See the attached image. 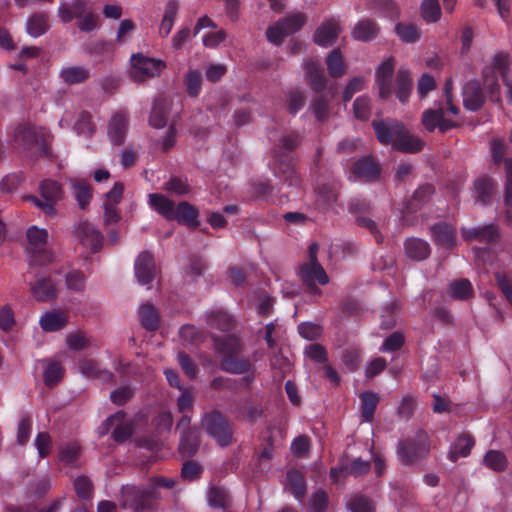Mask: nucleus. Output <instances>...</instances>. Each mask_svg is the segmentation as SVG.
Returning a JSON list of instances; mask_svg holds the SVG:
<instances>
[{
  "label": "nucleus",
  "instance_id": "79ce46f5",
  "mask_svg": "<svg viewBox=\"0 0 512 512\" xmlns=\"http://www.w3.org/2000/svg\"><path fill=\"white\" fill-rule=\"evenodd\" d=\"M60 77L67 84H78L90 77V71L83 66H70L61 70Z\"/></svg>",
  "mask_w": 512,
  "mask_h": 512
},
{
  "label": "nucleus",
  "instance_id": "ea45409f",
  "mask_svg": "<svg viewBox=\"0 0 512 512\" xmlns=\"http://www.w3.org/2000/svg\"><path fill=\"white\" fill-rule=\"evenodd\" d=\"M405 253L413 260H423L429 255L430 249L426 241L410 238L405 242Z\"/></svg>",
  "mask_w": 512,
  "mask_h": 512
},
{
  "label": "nucleus",
  "instance_id": "ddd939ff",
  "mask_svg": "<svg viewBox=\"0 0 512 512\" xmlns=\"http://www.w3.org/2000/svg\"><path fill=\"white\" fill-rule=\"evenodd\" d=\"M14 141L25 150L40 146L43 153L47 152L43 135L30 124H19L14 130Z\"/></svg>",
  "mask_w": 512,
  "mask_h": 512
},
{
  "label": "nucleus",
  "instance_id": "bb28decb",
  "mask_svg": "<svg viewBox=\"0 0 512 512\" xmlns=\"http://www.w3.org/2000/svg\"><path fill=\"white\" fill-rule=\"evenodd\" d=\"M285 487L295 499L302 501L306 495V479L304 474L297 469L288 470Z\"/></svg>",
  "mask_w": 512,
  "mask_h": 512
},
{
  "label": "nucleus",
  "instance_id": "a18cd8bd",
  "mask_svg": "<svg viewBox=\"0 0 512 512\" xmlns=\"http://www.w3.org/2000/svg\"><path fill=\"white\" fill-rule=\"evenodd\" d=\"M73 194L81 209L89 205L92 199L91 186L83 180L72 181Z\"/></svg>",
  "mask_w": 512,
  "mask_h": 512
},
{
  "label": "nucleus",
  "instance_id": "7ed1b4c3",
  "mask_svg": "<svg viewBox=\"0 0 512 512\" xmlns=\"http://www.w3.org/2000/svg\"><path fill=\"white\" fill-rule=\"evenodd\" d=\"M318 251V243H311L307 251V261L298 266V276L304 285L305 292L313 297H320L322 290L319 285H327L330 280L318 260Z\"/></svg>",
  "mask_w": 512,
  "mask_h": 512
},
{
  "label": "nucleus",
  "instance_id": "052dcab7",
  "mask_svg": "<svg viewBox=\"0 0 512 512\" xmlns=\"http://www.w3.org/2000/svg\"><path fill=\"white\" fill-rule=\"evenodd\" d=\"M32 417L29 414H22L17 427V442L24 445L30 438L32 430Z\"/></svg>",
  "mask_w": 512,
  "mask_h": 512
},
{
  "label": "nucleus",
  "instance_id": "423d86ee",
  "mask_svg": "<svg viewBox=\"0 0 512 512\" xmlns=\"http://www.w3.org/2000/svg\"><path fill=\"white\" fill-rule=\"evenodd\" d=\"M205 432L222 447L233 442V424L218 410H212L203 415L201 421Z\"/></svg>",
  "mask_w": 512,
  "mask_h": 512
},
{
  "label": "nucleus",
  "instance_id": "3c124183",
  "mask_svg": "<svg viewBox=\"0 0 512 512\" xmlns=\"http://www.w3.org/2000/svg\"><path fill=\"white\" fill-rule=\"evenodd\" d=\"M378 34L377 26L370 20H364L357 23L354 27V39L361 41H370Z\"/></svg>",
  "mask_w": 512,
  "mask_h": 512
},
{
  "label": "nucleus",
  "instance_id": "5701e85b",
  "mask_svg": "<svg viewBox=\"0 0 512 512\" xmlns=\"http://www.w3.org/2000/svg\"><path fill=\"white\" fill-rule=\"evenodd\" d=\"M379 174V166L369 156L360 158L354 163V178L357 177L360 181H373L378 178Z\"/></svg>",
  "mask_w": 512,
  "mask_h": 512
},
{
  "label": "nucleus",
  "instance_id": "4be33fe9",
  "mask_svg": "<svg viewBox=\"0 0 512 512\" xmlns=\"http://www.w3.org/2000/svg\"><path fill=\"white\" fill-rule=\"evenodd\" d=\"M424 146L425 142L421 138L410 134L404 125L402 131L399 132L397 138H395L394 143V149L405 153L419 152Z\"/></svg>",
  "mask_w": 512,
  "mask_h": 512
},
{
  "label": "nucleus",
  "instance_id": "4468645a",
  "mask_svg": "<svg viewBox=\"0 0 512 512\" xmlns=\"http://www.w3.org/2000/svg\"><path fill=\"white\" fill-rule=\"evenodd\" d=\"M395 61L393 57H387L378 66L376 71V83L381 98H388L393 94V73Z\"/></svg>",
  "mask_w": 512,
  "mask_h": 512
},
{
  "label": "nucleus",
  "instance_id": "a211bd4d",
  "mask_svg": "<svg viewBox=\"0 0 512 512\" xmlns=\"http://www.w3.org/2000/svg\"><path fill=\"white\" fill-rule=\"evenodd\" d=\"M129 118L124 111L113 115L108 125V136L112 144L120 146L124 143L128 130Z\"/></svg>",
  "mask_w": 512,
  "mask_h": 512
},
{
  "label": "nucleus",
  "instance_id": "2f4dec72",
  "mask_svg": "<svg viewBox=\"0 0 512 512\" xmlns=\"http://www.w3.org/2000/svg\"><path fill=\"white\" fill-rule=\"evenodd\" d=\"M339 33V26L335 21L329 20L319 26L314 34V41L320 46L332 45Z\"/></svg>",
  "mask_w": 512,
  "mask_h": 512
},
{
  "label": "nucleus",
  "instance_id": "9b49d317",
  "mask_svg": "<svg viewBox=\"0 0 512 512\" xmlns=\"http://www.w3.org/2000/svg\"><path fill=\"white\" fill-rule=\"evenodd\" d=\"M40 194L44 200H40L35 196H31L30 200L37 207L42 209L47 215H54L55 208L54 205L57 201L62 198V188L61 185L54 180L45 179L40 184Z\"/></svg>",
  "mask_w": 512,
  "mask_h": 512
},
{
  "label": "nucleus",
  "instance_id": "0e129e2a",
  "mask_svg": "<svg viewBox=\"0 0 512 512\" xmlns=\"http://www.w3.org/2000/svg\"><path fill=\"white\" fill-rule=\"evenodd\" d=\"M34 445L41 459L46 458L52 449V437L48 432H39L36 435Z\"/></svg>",
  "mask_w": 512,
  "mask_h": 512
},
{
  "label": "nucleus",
  "instance_id": "e433bc0d",
  "mask_svg": "<svg viewBox=\"0 0 512 512\" xmlns=\"http://www.w3.org/2000/svg\"><path fill=\"white\" fill-rule=\"evenodd\" d=\"M168 105L164 99L158 98L154 101L149 123L154 128H163L167 124L168 119Z\"/></svg>",
  "mask_w": 512,
  "mask_h": 512
},
{
  "label": "nucleus",
  "instance_id": "c756f323",
  "mask_svg": "<svg viewBox=\"0 0 512 512\" xmlns=\"http://www.w3.org/2000/svg\"><path fill=\"white\" fill-rule=\"evenodd\" d=\"M463 102L465 107L471 111H476L482 106L484 95L478 82L470 81L466 83L463 88Z\"/></svg>",
  "mask_w": 512,
  "mask_h": 512
},
{
  "label": "nucleus",
  "instance_id": "0eeeda50",
  "mask_svg": "<svg viewBox=\"0 0 512 512\" xmlns=\"http://www.w3.org/2000/svg\"><path fill=\"white\" fill-rule=\"evenodd\" d=\"M28 240L27 250L30 254V263L33 265H47L54 259V255L47 248L48 232L46 229L31 226L26 232Z\"/></svg>",
  "mask_w": 512,
  "mask_h": 512
},
{
  "label": "nucleus",
  "instance_id": "f257e3e1",
  "mask_svg": "<svg viewBox=\"0 0 512 512\" xmlns=\"http://www.w3.org/2000/svg\"><path fill=\"white\" fill-rule=\"evenodd\" d=\"M175 480L163 476H157L141 486L126 485L122 487L121 494L124 506L135 512H145L155 509L161 499V488L171 489Z\"/></svg>",
  "mask_w": 512,
  "mask_h": 512
},
{
  "label": "nucleus",
  "instance_id": "338daca9",
  "mask_svg": "<svg viewBox=\"0 0 512 512\" xmlns=\"http://www.w3.org/2000/svg\"><path fill=\"white\" fill-rule=\"evenodd\" d=\"M305 95L302 91L294 89L287 93L288 110L292 115L297 114L305 104Z\"/></svg>",
  "mask_w": 512,
  "mask_h": 512
},
{
  "label": "nucleus",
  "instance_id": "b1692460",
  "mask_svg": "<svg viewBox=\"0 0 512 512\" xmlns=\"http://www.w3.org/2000/svg\"><path fill=\"white\" fill-rule=\"evenodd\" d=\"M148 198V203L154 211L167 220H173L177 207L173 200L160 193H151Z\"/></svg>",
  "mask_w": 512,
  "mask_h": 512
},
{
  "label": "nucleus",
  "instance_id": "1a4fd4ad",
  "mask_svg": "<svg viewBox=\"0 0 512 512\" xmlns=\"http://www.w3.org/2000/svg\"><path fill=\"white\" fill-rule=\"evenodd\" d=\"M306 23L304 13L298 12L279 19L274 25L267 28L266 37L274 45H281L284 38L299 31Z\"/></svg>",
  "mask_w": 512,
  "mask_h": 512
},
{
  "label": "nucleus",
  "instance_id": "6e6552de",
  "mask_svg": "<svg viewBox=\"0 0 512 512\" xmlns=\"http://www.w3.org/2000/svg\"><path fill=\"white\" fill-rule=\"evenodd\" d=\"M429 449L428 435L423 430H418L413 437H409L398 444L397 456L400 462L412 464L416 460L425 457Z\"/></svg>",
  "mask_w": 512,
  "mask_h": 512
},
{
  "label": "nucleus",
  "instance_id": "cd10ccee",
  "mask_svg": "<svg viewBox=\"0 0 512 512\" xmlns=\"http://www.w3.org/2000/svg\"><path fill=\"white\" fill-rule=\"evenodd\" d=\"M198 217V209L192 204L183 201L177 205L173 220H176L179 224L196 229L199 226Z\"/></svg>",
  "mask_w": 512,
  "mask_h": 512
},
{
  "label": "nucleus",
  "instance_id": "de8ad7c7",
  "mask_svg": "<svg viewBox=\"0 0 512 512\" xmlns=\"http://www.w3.org/2000/svg\"><path fill=\"white\" fill-rule=\"evenodd\" d=\"M493 191V183L490 178L480 177L475 181L474 197L476 202L485 204L489 201Z\"/></svg>",
  "mask_w": 512,
  "mask_h": 512
},
{
  "label": "nucleus",
  "instance_id": "603ef678",
  "mask_svg": "<svg viewBox=\"0 0 512 512\" xmlns=\"http://www.w3.org/2000/svg\"><path fill=\"white\" fill-rule=\"evenodd\" d=\"M472 285L468 280L453 281L448 286V293L452 298L464 300L472 295Z\"/></svg>",
  "mask_w": 512,
  "mask_h": 512
},
{
  "label": "nucleus",
  "instance_id": "7c9ffc66",
  "mask_svg": "<svg viewBox=\"0 0 512 512\" xmlns=\"http://www.w3.org/2000/svg\"><path fill=\"white\" fill-rule=\"evenodd\" d=\"M220 368L231 374H244L251 372L252 363L249 359L238 357V355L223 356Z\"/></svg>",
  "mask_w": 512,
  "mask_h": 512
},
{
  "label": "nucleus",
  "instance_id": "6ab92c4d",
  "mask_svg": "<svg viewBox=\"0 0 512 512\" xmlns=\"http://www.w3.org/2000/svg\"><path fill=\"white\" fill-rule=\"evenodd\" d=\"M379 402L380 395L377 392L366 390L359 394V417L362 423L373 421Z\"/></svg>",
  "mask_w": 512,
  "mask_h": 512
},
{
  "label": "nucleus",
  "instance_id": "bf43d9fd",
  "mask_svg": "<svg viewBox=\"0 0 512 512\" xmlns=\"http://www.w3.org/2000/svg\"><path fill=\"white\" fill-rule=\"evenodd\" d=\"M484 464L495 471H502L507 466V460L502 452L490 450L484 457Z\"/></svg>",
  "mask_w": 512,
  "mask_h": 512
},
{
  "label": "nucleus",
  "instance_id": "4d7b16f0",
  "mask_svg": "<svg viewBox=\"0 0 512 512\" xmlns=\"http://www.w3.org/2000/svg\"><path fill=\"white\" fill-rule=\"evenodd\" d=\"M164 189L177 196L186 195L190 192V186L186 178L173 176L164 184Z\"/></svg>",
  "mask_w": 512,
  "mask_h": 512
},
{
  "label": "nucleus",
  "instance_id": "c85d7f7f",
  "mask_svg": "<svg viewBox=\"0 0 512 512\" xmlns=\"http://www.w3.org/2000/svg\"><path fill=\"white\" fill-rule=\"evenodd\" d=\"M79 367L82 374L89 378L100 379L106 383L114 381V374L109 370L101 369L100 364L94 359L85 358L81 360Z\"/></svg>",
  "mask_w": 512,
  "mask_h": 512
},
{
  "label": "nucleus",
  "instance_id": "473e14b6",
  "mask_svg": "<svg viewBox=\"0 0 512 512\" xmlns=\"http://www.w3.org/2000/svg\"><path fill=\"white\" fill-rule=\"evenodd\" d=\"M200 438L197 429H187L180 436L179 452L183 457H192L198 451Z\"/></svg>",
  "mask_w": 512,
  "mask_h": 512
},
{
  "label": "nucleus",
  "instance_id": "f8f14e48",
  "mask_svg": "<svg viewBox=\"0 0 512 512\" xmlns=\"http://www.w3.org/2000/svg\"><path fill=\"white\" fill-rule=\"evenodd\" d=\"M125 417L126 413L124 411H117L109 416L102 425L103 433L115 425L111 435L113 440L117 443L126 442L134 433V425L130 422H124Z\"/></svg>",
  "mask_w": 512,
  "mask_h": 512
},
{
  "label": "nucleus",
  "instance_id": "09e8293b",
  "mask_svg": "<svg viewBox=\"0 0 512 512\" xmlns=\"http://www.w3.org/2000/svg\"><path fill=\"white\" fill-rule=\"evenodd\" d=\"M433 238L444 246H452L455 242V230L445 223L436 224L433 226Z\"/></svg>",
  "mask_w": 512,
  "mask_h": 512
},
{
  "label": "nucleus",
  "instance_id": "393cba45",
  "mask_svg": "<svg viewBox=\"0 0 512 512\" xmlns=\"http://www.w3.org/2000/svg\"><path fill=\"white\" fill-rule=\"evenodd\" d=\"M413 81L406 68H400L393 81V93L401 103H406L412 91Z\"/></svg>",
  "mask_w": 512,
  "mask_h": 512
},
{
  "label": "nucleus",
  "instance_id": "a878e982",
  "mask_svg": "<svg viewBox=\"0 0 512 512\" xmlns=\"http://www.w3.org/2000/svg\"><path fill=\"white\" fill-rule=\"evenodd\" d=\"M217 352L228 355H239L243 351L241 339L236 335H224L213 338Z\"/></svg>",
  "mask_w": 512,
  "mask_h": 512
},
{
  "label": "nucleus",
  "instance_id": "49530a36",
  "mask_svg": "<svg viewBox=\"0 0 512 512\" xmlns=\"http://www.w3.org/2000/svg\"><path fill=\"white\" fill-rule=\"evenodd\" d=\"M208 324L221 331H229L234 326V320L227 312L218 310L209 314Z\"/></svg>",
  "mask_w": 512,
  "mask_h": 512
},
{
  "label": "nucleus",
  "instance_id": "58836bf2",
  "mask_svg": "<svg viewBox=\"0 0 512 512\" xmlns=\"http://www.w3.org/2000/svg\"><path fill=\"white\" fill-rule=\"evenodd\" d=\"M66 316L59 311L47 312L40 319V326L46 332L59 331L67 325Z\"/></svg>",
  "mask_w": 512,
  "mask_h": 512
},
{
  "label": "nucleus",
  "instance_id": "c03bdc74",
  "mask_svg": "<svg viewBox=\"0 0 512 512\" xmlns=\"http://www.w3.org/2000/svg\"><path fill=\"white\" fill-rule=\"evenodd\" d=\"M326 66L332 78H339L345 73V64L339 48H335L326 58Z\"/></svg>",
  "mask_w": 512,
  "mask_h": 512
},
{
  "label": "nucleus",
  "instance_id": "13d9d810",
  "mask_svg": "<svg viewBox=\"0 0 512 512\" xmlns=\"http://www.w3.org/2000/svg\"><path fill=\"white\" fill-rule=\"evenodd\" d=\"M187 93L190 97H197L201 91L202 74L197 70H191L185 77Z\"/></svg>",
  "mask_w": 512,
  "mask_h": 512
},
{
  "label": "nucleus",
  "instance_id": "e2e57ef3",
  "mask_svg": "<svg viewBox=\"0 0 512 512\" xmlns=\"http://www.w3.org/2000/svg\"><path fill=\"white\" fill-rule=\"evenodd\" d=\"M74 488L77 496L81 499L90 500L92 498L93 484L87 476L81 475L77 477L74 481Z\"/></svg>",
  "mask_w": 512,
  "mask_h": 512
},
{
  "label": "nucleus",
  "instance_id": "39448f33",
  "mask_svg": "<svg viewBox=\"0 0 512 512\" xmlns=\"http://www.w3.org/2000/svg\"><path fill=\"white\" fill-rule=\"evenodd\" d=\"M509 64L510 60L508 54L502 52L495 54L491 64L484 68L483 79L484 85L487 87L490 97L492 99H498L499 84L497 75H501L504 78V82L507 88V99L512 104V79L506 78Z\"/></svg>",
  "mask_w": 512,
  "mask_h": 512
},
{
  "label": "nucleus",
  "instance_id": "8fccbe9b",
  "mask_svg": "<svg viewBox=\"0 0 512 512\" xmlns=\"http://www.w3.org/2000/svg\"><path fill=\"white\" fill-rule=\"evenodd\" d=\"M422 18L429 23H435L441 18V7L438 0H423L420 5Z\"/></svg>",
  "mask_w": 512,
  "mask_h": 512
},
{
  "label": "nucleus",
  "instance_id": "774afa93",
  "mask_svg": "<svg viewBox=\"0 0 512 512\" xmlns=\"http://www.w3.org/2000/svg\"><path fill=\"white\" fill-rule=\"evenodd\" d=\"M203 468L195 461H186L182 465L181 478L186 481H195L201 477Z\"/></svg>",
  "mask_w": 512,
  "mask_h": 512
},
{
  "label": "nucleus",
  "instance_id": "864d4df0",
  "mask_svg": "<svg viewBox=\"0 0 512 512\" xmlns=\"http://www.w3.org/2000/svg\"><path fill=\"white\" fill-rule=\"evenodd\" d=\"M506 172V195L505 205L507 207L506 216L509 225L512 226V159H505Z\"/></svg>",
  "mask_w": 512,
  "mask_h": 512
},
{
  "label": "nucleus",
  "instance_id": "c9c22d12",
  "mask_svg": "<svg viewBox=\"0 0 512 512\" xmlns=\"http://www.w3.org/2000/svg\"><path fill=\"white\" fill-rule=\"evenodd\" d=\"M207 500L209 506L214 509L226 511L232 506V499L226 489L218 486H212L209 489Z\"/></svg>",
  "mask_w": 512,
  "mask_h": 512
},
{
  "label": "nucleus",
  "instance_id": "2eb2a0df",
  "mask_svg": "<svg viewBox=\"0 0 512 512\" xmlns=\"http://www.w3.org/2000/svg\"><path fill=\"white\" fill-rule=\"evenodd\" d=\"M135 276L141 285H150L156 275L154 256L148 252H141L134 264Z\"/></svg>",
  "mask_w": 512,
  "mask_h": 512
},
{
  "label": "nucleus",
  "instance_id": "f704fd0d",
  "mask_svg": "<svg viewBox=\"0 0 512 512\" xmlns=\"http://www.w3.org/2000/svg\"><path fill=\"white\" fill-rule=\"evenodd\" d=\"M86 0H75L71 5L61 4L59 7V17L63 23H69L74 18L77 20L85 15L87 12Z\"/></svg>",
  "mask_w": 512,
  "mask_h": 512
},
{
  "label": "nucleus",
  "instance_id": "680f3d73",
  "mask_svg": "<svg viewBox=\"0 0 512 512\" xmlns=\"http://www.w3.org/2000/svg\"><path fill=\"white\" fill-rule=\"evenodd\" d=\"M81 448L76 443L65 445L59 450V460L69 466H72L79 458Z\"/></svg>",
  "mask_w": 512,
  "mask_h": 512
},
{
  "label": "nucleus",
  "instance_id": "72a5a7b5",
  "mask_svg": "<svg viewBox=\"0 0 512 512\" xmlns=\"http://www.w3.org/2000/svg\"><path fill=\"white\" fill-rule=\"evenodd\" d=\"M474 446V440L468 434L460 435L450 446L448 458L455 462L461 457H466L470 454Z\"/></svg>",
  "mask_w": 512,
  "mask_h": 512
},
{
  "label": "nucleus",
  "instance_id": "5fc2aeb1",
  "mask_svg": "<svg viewBox=\"0 0 512 512\" xmlns=\"http://www.w3.org/2000/svg\"><path fill=\"white\" fill-rule=\"evenodd\" d=\"M395 33L405 43H413L420 38V29L414 24L398 23Z\"/></svg>",
  "mask_w": 512,
  "mask_h": 512
},
{
  "label": "nucleus",
  "instance_id": "69168bd1",
  "mask_svg": "<svg viewBox=\"0 0 512 512\" xmlns=\"http://www.w3.org/2000/svg\"><path fill=\"white\" fill-rule=\"evenodd\" d=\"M316 193L318 201L327 208L337 201V192L328 184L318 185L316 188Z\"/></svg>",
  "mask_w": 512,
  "mask_h": 512
},
{
  "label": "nucleus",
  "instance_id": "6e6d98bb",
  "mask_svg": "<svg viewBox=\"0 0 512 512\" xmlns=\"http://www.w3.org/2000/svg\"><path fill=\"white\" fill-rule=\"evenodd\" d=\"M63 375L62 365L57 361H51L44 371V383L46 386H54L62 379Z\"/></svg>",
  "mask_w": 512,
  "mask_h": 512
},
{
  "label": "nucleus",
  "instance_id": "aec40b11",
  "mask_svg": "<svg viewBox=\"0 0 512 512\" xmlns=\"http://www.w3.org/2000/svg\"><path fill=\"white\" fill-rule=\"evenodd\" d=\"M33 297L39 302H48L57 295L56 283L49 275L39 276L31 286Z\"/></svg>",
  "mask_w": 512,
  "mask_h": 512
},
{
  "label": "nucleus",
  "instance_id": "4c0bfd02",
  "mask_svg": "<svg viewBox=\"0 0 512 512\" xmlns=\"http://www.w3.org/2000/svg\"><path fill=\"white\" fill-rule=\"evenodd\" d=\"M139 318L142 327L147 331H156L159 328L160 317L153 305L143 304L139 309Z\"/></svg>",
  "mask_w": 512,
  "mask_h": 512
},
{
  "label": "nucleus",
  "instance_id": "a19ab883",
  "mask_svg": "<svg viewBox=\"0 0 512 512\" xmlns=\"http://www.w3.org/2000/svg\"><path fill=\"white\" fill-rule=\"evenodd\" d=\"M48 29V17L44 13H35L27 20L26 30L32 37H39L45 34Z\"/></svg>",
  "mask_w": 512,
  "mask_h": 512
},
{
  "label": "nucleus",
  "instance_id": "f03ea898",
  "mask_svg": "<svg viewBox=\"0 0 512 512\" xmlns=\"http://www.w3.org/2000/svg\"><path fill=\"white\" fill-rule=\"evenodd\" d=\"M300 143V136L295 133H289L280 138L278 144L273 148L274 175L290 187H299L301 184L300 176L298 175L294 163L292 153Z\"/></svg>",
  "mask_w": 512,
  "mask_h": 512
},
{
  "label": "nucleus",
  "instance_id": "9d476101",
  "mask_svg": "<svg viewBox=\"0 0 512 512\" xmlns=\"http://www.w3.org/2000/svg\"><path fill=\"white\" fill-rule=\"evenodd\" d=\"M166 63L162 60L146 57L142 54H134L131 57L130 76L135 82H143L148 78L159 76Z\"/></svg>",
  "mask_w": 512,
  "mask_h": 512
},
{
  "label": "nucleus",
  "instance_id": "f3484780",
  "mask_svg": "<svg viewBox=\"0 0 512 512\" xmlns=\"http://www.w3.org/2000/svg\"><path fill=\"white\" fill-rule=\"evenodd\" d=\"M373 128L381 144H391L394 147L395 138H397L398 133L402 131L403 123L392 119L375 121L373 122Z\"/></svg>",
  "mask_w": 512,
  "mask_h": 512
},
{
  "label": "nucleus",
  "instance_id": "412c9836",
  "mask_svg": "<svg viewBox=\"0 0 512 512\" xmlns=\"http://www.w3.org/2000/svg\"><path fill=\"white\" fill-rule=\"evenodd\" d=\"M307 81L311 89L317 93L322 92L327 85L323 67L318 60L310 59L305 63Z\"/></svg>",
  "mask_w": 512,
  "mask_h": 512
},
{
  "label": "nucleus",
  "instance_id": "37998d69",
  "mask_svg": "<svg viewBox=\"0 0 512 512\" xmlns=\"http://www.w3.org/2000/svg\"><path fill=\"white\" fill-rule=\"evenodd\" d=\"M462 235L465 239H478L483 242H490L497 236V229L493 225L462 229Z\"/></svg>",
  "mask_w": 512,
  "mask_h": 512
},
{
  "label": "nucleus",
  "instance_id": "dca6fc26",
  "mask_svg": "<svg viewBox=\"0 0 512 512\" xmlns=\"http://www.w3.org/2000/svg\"><path fill=\"white\" fill-rule=\"evenodd\" d=\"M75 234L84 246L90 248L92 253H96L102 248V233L88 221L80 222L75 229Z\"/></svg>",
  "mask_w": 512,
  "mask_h": 512
},
{
  "label": "nucleus",
  "instance_id": "20e7f679",
  "mask_svg": "<svg viewBox=\"0 0 512 512\" xmlns=\"http://www.w3.org/2000/svg\"><path fill=\"white\" fill-rule=\"evenodd\" d=\"M451 90L452 83L448 80L444 88V94L448 106L447 110H444L441 107L438 109H428L423 112L422 124L426 130L432 132L435 129H439L441 132H446L456 125L454 117L458 114V108L452 104Z\"/></svg>",
  "mask_w": 512,
  "mask_h": 512
}]
</instances>
